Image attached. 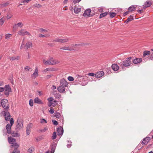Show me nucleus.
I'll return each instance as SVG.
<instances>
[{
  "label": "nucleus",
  "instance_id": "1",
  "mask_svg": "<svg viewBox=\"0 0 153 153\" xmlns=\"http://www.w3.org/2000/svg\"><path fill=\"white\" fill-rule=\"evenodd\" d=\"M1 104L5 110H8L9 109L8 102V100L7 99H2L1 102Z\"/></svg>",
  "mask_w": 153,
  "mask_h": 153
},
{
  "label": "nucleus",
  "instance_id": "2",
  "mask_svg": "<svg viewBox=\"0 0 153 153\" xmlns=\"http://www.w3.org/2000/svg\"><path fill=\"white\" fill-rule=\"evenodd\" d=\"M0 114L1 116L4 117L6 121H8L10 118V114L8 110L2 111Z\"/></svg>",
  "mask_w": 153,
  "mask_h": 153
},
{
  "label": "nucleus",
  "instance_id": "3",
  "mask_svg": "<svg viewBox=\"0 0 153 153\" xmlns=\"http://www.w3.org/2000/svg\"><path fill=\"white\" fill-rule=\"evenodd\" d=\"M10 121V124H8L6 126L7 132L9 134L11 133V127L12 126L14 123L13 119V118H11Z\"/></svg>",
  "mask_w": 153,
  "mask_h": 153
},
{
  "label": "nucleus",
  "instance_id": "4",
  "mask_svg": "<svg viewBox=\"0 0 153 153\" xmlns=\"http://www.w3.org/2000/svg\"><path fill=\"white\" fill-rule=\"evenodd\" d=\"M131 57H128L123 62V65L125 67L128 66L131 64Z\"/></svg>",
  "mask_w": 153,
  "mask_h": 153
},
{
  "label": "nucleus",
  "instance_id": "5",
  "mask_svg": "<svg viewBox=\"0 0 153 153\" xmlns=\"http://www.w3.org/2000/svg\"><path fill=\"white\" fill-rule=\"evenodd\" d=\"M4 94L7 97L9 94V93L11 91L10 87L9 85H6L4 86Z\"/></svg>",
  "mask_w": 153,
  "mask_h": 153
},
{
  "label": "nucleus",
  "instance_id": "6",
  "mask_svg": "<svg viewBox=\"0 0 153 153\" xmlns=\"http://www.w3.org/2000/svg\"><path fill=\"white\" fill-rule=\"evenodd\" d=\"M18 34L21 36H23L26 35H30V33L26 30L22 29L18 32Z\"/></svg>",
  "mask_w": 153,
  "mask_h": 153
},
{
  "label": "nucleus",
  "instance_id": "7",
  "mask_svg": "<svg viewBox=\"0 0 153 153\" xmlns=\"http://www.w3.org/2000/svg\"><path fill=\"white\" fill-rule=\"evenodd\" d=\"M69 40V39L68 38L62 39L58 38L53 40V42H59L61 43H64L68 42Z\"/></svg>",
  "mask_w": 153,
  "mask_h": 153
},
{
  "label": "nucleus",
  "instance_id": "8",
  "mask_svg": "<svg viewBox=\"0 0 153 153\" xmlns=\"http://www.w3.org/2000/svg\"><path fill=\"white\" fill-rule=\"evenodd\" d=\"M151 140V138L150 137H147L144 138L141 144L143 146L147 145L149 142Z\"/></svg>",
  "mask_w": 153,
  "mask_h": 153
},
{
  "label": "nucleus",
  "instance_id": "9",
  "mask_svg": "<svg viewBox=\"0 0 153 153\" xmlns=\"http://www.w3.org/2000/svg\"><path fill=\"white\" fill-rule=\"evenodd\" d=\"M60 83L61 86H64L65 87H67L68 85L67 82L64 78L60 80Z\"/></svg>",
  "mask_w": 153,
  "mask_h": 153
},
{
  "label": "nucleus",
  "instance_id": "10",
  "mask_svg": "<svg viewBox=\"0 0 153 153\" xmlns=\"http://www.w3.org/2000/svg\"><path fill=\"white\" fill-rule=\"evenodd\" d=\"M58 70V69H56L53 68H46L43 71L44 72H46L47 71L52 72L56 71Z\"/></svg>",
  "mask_w": 153,
  "mask_h": 153
},
{
  "label": "nucleus",
  "instance_id": "11",
  "mask_svg": "<svg viewBox=\"0 0 153 153\" xmlns=\"http://www.w3.org/2000/svg\"><path fill=\"white\" fill-rule=\"evenodd\" d=\"M23 26V24L21 22L15 24L13 26V30H16V29L19 27H21Z\"/></svg>",
  "mask_w": 153,
  "mask_h": 153
},
{
  "label": "nucleus",
  "instance_id": "12",
  "mask_svg": "<svg viewBox=\"0 0 153 153\" xmlns=\"http://www.w3.org/2000/svg\"><path fill=\"white\" fill-rule=\"evenodd\" d=\"M60 50H63L68 51H73V49L71 48V46H65L60 48Z\"/></svg>",
  "mask_w": 153,
  "mask_h": 153
},
{
  "label": "nucleus",
  "instance_id": "13",
  "mask_svg": "<svg viewBox=\"0 0 153 153\" xmlns=\"http://www.w3.org/2000/svg\"><path fill=\"white\" fill-rule=\"evenodd\" d=\"M104 74V72L102 71H101L96 73L95 76L96 78H99L102 76Z\"/></svg>",
  "mask_w": 153,
  "mask_h": 153
},
{
  "label": "nucleus",
  "instance_id": "14",
  "mask_svg": "<svg viewBox=\"0 0 153 153\" xmlns=\"http://www.w3.org/2000/svg\"><path fill=\"white\" fill-rule=\"evenodd\" d=\"M38 68H36L34 72L31 75V76L33 79H35L38 76Z\"/></svg>",
  "mask_w": 153,
  "mask_h": 153
},
{
  "label": "nucleus",
  "instance_id": "15",
  "mask_svg": "<svg viewBox=\"0 0 153 153\" xmlns=\"http://www.w3.org/2000/svg\"><path fill=\"white\" fill-rule=\"evenodd\" d=\"M50 59L51 65H55L60 62L59 61L53 58H50Z\"/></svg>",
  "mask_w": 153,
  "mask_h": 153
},
{
  "label": "nucleus",
  "instance_id": "16",
  "mask_svg": "<svg viewBox=\"0 0 153 153\" xmlns=\"http://www.w3.org/2000/svg\"><path fill=\"white\" fill-rule=\"evenodd\" d=\"M152 4L151 2L150 1H147L143 5V8L145 9L147 7H150Z\"/></svg>",
  "mask_w": 153,
  "mask_h": 153
},
{
  "label": "nucleus",
  "instance_id": "17",
  "mask_svg": "<svg viewBox=\"0 0 153 153\" xmlns=\"http://www.w3.org/2000/svg\"><path fill=\"white\" fill-rule=\"evenodd\" d=\"M142 59L141 58H137L132 60V62L134 64H136L139 63L142 61Z\"/></svg>",
  "mask_w": 153,
  "mask_h": 153
},
{
  "label": "nucleus",
  "instance_id": "18",
  "mask_svg": "<svg viewBox=\"0 0 153 153\" xmlns=\"http://www.w3.org/2000/svg\"><path fill=\"white\" fill-rule=\"evenodd\" d=\"M8 140L9 143L11 144L15 142L16 141L15 139L11 137H8Z\"/></svg>",
  "mask_w": 153,
  "mask_h": 153
},
{
  "label": "nucleus",
  "instance_id": "19",
  "mask_svg": "<svg viewBox=\"0 0 153 153\" xmlns=\"http://www.w3.org/2000/svg\"><path fill=\"white\" fill-rule=\"evenodd\" d=\"M32 42L28 41L26 44L25 45V48L27 49L30 47H32Z\"/></svg>",
  "mask_w": 153,
  "mask_h": 153
},
{
  "label": "nucleus",
  "instance_id": "20",
  "mask_svg": "<svg viewBox=\"0 0 153 153\" xmlns=\"http://www.w3.org/2000/svg\"><path fill=\"white\" fill-rule=\"evenodd\" d=\"M74 12L75 13H78L81 11V8L75 6L74 8Z\"/></svg>",
  "mask_w": 153,
  "mask_h": 153
},
{
  "label": "nucleus",
  "instance_id": "21",
  "mask_svg": "<svg viewBox=\"0 0 153 153\" xmlns=\"http://www.w3.org/2000/svg\"><path fill=\"white\" fill-rule=\"evenodd\" d=\"M65 87L60 86L57 88L58 91L60 93H63L65 91Z\"/></svg>",
  "mask_w": 153,
  "mask_h": 153
},
{
  "label": "nucleus",
  "instance_id": "22",
  "mask_svg": "<svg viewBox=\"0 0 153 153\" xmlns=\"http://www.w3.org/2000/svg\"><path fill=\"white\" fill-rule=\"evenodd\" d=\"M57 134L59 135H61L63 133V128L62 127H60L57 129Z\"/></svg>",
  "mask_w": 153,
  "mask_h": 153
},
{
  "label": "nucleus",
  "instance_id": "23",
  "mask_svg": "<svg viewBox=\"0 0 153 153\" xmlns=\"http://www.w3.org/2000/svg\"><path fill=\"white\" fill-rule=\"evenodd\" d=\"M91 10L90 9H87L85 10L84 13H83V16H88L89 15L91 12Z\"/></svg>",
  "mask_w": 153,
  "mask_h": 153
},
{
  "label": "nucleus",
  "instance_id": "24",
  "mask_svg": "<svg viewBox=\"0 0 153 153\" xmlns=\"http://www.w3.org/2000/svg\"><path fill=\"white\" fill-rule=\"evenodd\" d=\"M20 57L19 56H10L9 57V59L11 61L17 60L19 59Z\"/></svg>",
  "mask_w": 153,
  "mask_h": 153
},
{
  "label": "nucleus",
  "instance_id": "25",
  "mask_svg": "<svg viewBox=\"0 0 153 153\" xmlns=\"http://www.w3.org/2000/svg\"><path fill=\"white\" fill-rule=\"evenodd\" d=\"M111 67L112 69L115 71H117L119 68V66L116 64H112Z\"/></svg>",
  "mask_w": 153,
  "mask_h": 153
},
{
  "label": "nucleus",
  "instance_id": "26",
  "mask_svg": "<svg viewBox=\"0 0 153 153\" xmlns=\"http://www.w3.org/2000/svg\"><path fill=\"white\" fill-rule=\"evenodd\" d=\"M34 102L36 103H38L39 104H42V102L41 100H40L38 97L34 99Z\"/></svg>",
  "mask_w": 153,
  "mask_h": 153
},
{
  "label": "nucleus",
  "instance_id": "27",
  "mask_svg": "<svg viewBox=\"0 0 153 153\" xmlns=\"http://www.w3.org/2000/svg\"><path fill=\"white\" fill-rule=\"evenodd\" d=\"M43 62L45 65H51L50 59L47 61L44 59L43 60Z\"/></svg>",
  "mask_w": 153,
  "mask_h": 153
},
{
  "label": "nucleus",
  "instance_id": "28",
  "mask_svg": "<svg viewBox=\"0 0 153 153\" xmlns=\"http://www.w3.org/2000/svg\"><path fill=\"white\" fill-rule=\"evenodd\" d=\"M134 18L132 16H130L128 18V19L126 20V22L128 23L129 22L131 21L132 20H133Z\"/></svg>",
  "mask_w": 153,
  "mask_h": 153
},
{
  "label": "nucleus",
  "instance_id": "29",
  "mask_svg": "<svg viewBox=\"0 0 153 153\" xmlns=\"http://www.w3.org/2000/svg\"><path fill=\"white\" fill-rule=\"evenodd\" d=\"M23 127V125L22 123L21 122L18 123L16 125V127L17 128H19V129H20L22 128Z\"/></svg>",
  "mask_w": 153,
  "mask_h": 153
},
{
  "label": "nucleus",
  "instance_id": "30",
  "mask_svg": "<svg viewBox=\"0 0 153 153\" xmlns=\"http://www.w3.org/2000/svg\"><path fill=\"white\" fill-rule=\"evenodd\" d=\"M12 147H14L15 149H17L19 147V145L16 143L14 142L12 144V145L11 146Z\"/></svg>",
  "mask_w": 153,
  "mask_h": 153
},
{
  "label": "nucleus",
  "instance_id": "31",
  "mask_svg": "<svg viewBox=\"0 0 153 153\" xmlns=\"http://www.w3.org/2000/svg\"><path fill=\"white\" fill-rule=\"evenodd\" d=\"M136 7L134 6L130 7L128 9L129 11L132 12L135 10Z\"/></svg>",
  "mask_w": 153,
  "mask_h": 153
},
{
  "label": "nucleus",
  "instance_id": "32",
  "mask_svg": "<svg viewBox=\"0 0 153 153\" xmlns=\"http://www.w3.org/2000/svg\"><path fill=\"white\" fill-rule=\"evenodd\" d=\"M150 54V52L149 51H144L143 52V56H145L146 55H149Z\"/></svg>",
  "mask_w": 153,
  "mask_h": 153
},
{
  "label": "nucleus",
  "instance_id": "33",
  "mask_svg": "<svg viewBox=\"0 0 153 153\" xmlns=\"http://www.w3.org/2000/svg\"><path fill=\"white\" fill-rule=\"evenodd\" d=\"M55 117H56L57 118H59L61 116V115L60 113L58 112L55 113Z\"/></svg>",
  "mask_w": 153,
  "mask_h": 153
},
{
  "label": "nucleus",
  "instance_id": "34",
  "mask_svg": "<svg viewBox=\"0 0 153 153\" xmlns=\"http://www.w3.org/2000/svg\"><path fill=\"white\" fill-rule=\"evenodd\" d=\"M108 14V13L107 12H105L104 13H102L100 14V19L102 18H103V17H104L106 16Z\"/></svg>",
  "mask_w": 153,
  "mask_h": 153
},
{
  "label": "nucleus",
  "instance_id": "35",
  "mask_svg": "<svg viewBox=\"0 0 153 153\" xmlns=\"http://www.w3.org/2000/svg\"><path fill=\"white\" fill-rule=\"evenodd\" d=\"M12 136L16 137H18L19 136V134L16 132H13L12 133Z\"/></svg>",
  "mask_w": 153,
  "mask_h": 153
},
{
  "label": "nucleus",
  "instance_id": "36",
  "mask_svg": "<svg viewBox=\"0 0 153 153\" xmlns=\"http://www.w3.org/2000/svg\"><path fill=\"white\" fill-rule=\"evenodd\" d=\"M109 15L112 18L116 15V13L114 12L110 13Z\"/></svg>",
  "mask_w": 153,
  "mask_h": 153
},
{
  "label": "nucleus",
  "instance_id": "37",
  "mask_svg": "<svg viewBox=\"0 0 153 153\" xmlns=\"http://www.w3.org/2000/svg\"><path fill=\"white\" fill-rule=\"evenodd\" d=\"M95 74L93 73H89L88 74H85V77H87V76L89 75L91 76H94L95 75Z\"/></svg>",
  "mask_w": 153,
  "mask_h": 153
},
{
  "label": "nucleus",
  "instance_id": "38",
  "mask_svg": "<svg viewBox=\"0 0 153 153\" xmlns=\"http://www.w3.org/2000/svg\"><path fill=\"white\" fill-rule=\"evenodd\" d=\"M80 45L79 44H76L75 45H71V48H73V51L75 50V46H78Z\"/></svg>",
  "mask_w": 153,
  "mask_h": 153
},
{
  "label": "nucleus",
  "instance_id": "39",
  "mask_svg": "<svg viewBox=\"0 0 153 153\" xmlns=\"http://www.w3.org/2000/svg\"><path fill=\"white\" fill-rule=\"evenodd\" d=\"M34 150V148L33 147H31L28 150V152L29 153H32Z\"/></svg>",
  "mask_w": 153,
  "mask_h": 153
},
{
  "label": "nucleus",
  "instance_id": "40",
  "mask_svg": "<svg viewBox=\"0 0 153 153\" xmlns=\"http://www.w3.org/2000/svg\"><path fill=\"white\" fill-rule=\"evenodd\" d=\"M56 132H54L52 136V139L53 140H54V139H56Z\"/></svg>",
  "mask_w": 153,
  "mask_h": 153
},
{
  "label": "nucleus",
  "instance_id": "41",
  "mask_svg": "<svg viewBox=\"0 0 153 153\" xmlns=\"http://www.w3.org/2000/svg\"><path fill=\"white\" fill-rule=\"evenodd\" d=\"M13 16V15L11 14H8L7 15L6 18L7 19L11 18Z\"/></svg>",
  "mask_w": 153,
  "mask_h": 153
},
{
  "label": "nucleus",
  "instance_id": "42",
  "mask_svg": "<svg viewBox=\"0 0 153 153\" xmlns=\"http://www.w3.org/2000/svg\"><path fill=\"white\" fill-rule=\"evenodd\" d=\"M25 69L26 71H31L32 70V69L30 68V67H27L25 68Z\"/></svg>",
  "mask_w": 153,
  "mask_h": 153
},
{
  "label": "nucleus",
  "instance_id": "43",
  "mask_svg": "<svg viewBox=\"0 0 153 153\" xmlns=\"http://www.w3.org/2000/svg\"><path fill=\"white\" fill-rule=\"evenodd\" d=\"M12 36V35L10 34H7L5 35V39H8L10 38Z\"/></svg>",
  "mask_w": 153,
  "mask_h": 153
},
{
  "label": "nucleus",
  "instance_id": "44",
  "mask_svg": "<svg viewBox=\"0 0 153 153\" xmlns=\"http://www.w3.org/2000/svg\"><path fill=\"white\" fill-rule=\"evenodd\" d=\"M40 123H47V122L45 119H40Z\"/></svg>",
  "mask_w": 153,
  "mask_h": 153
},
{
  "label": "nucleus",
  "instance_id": "45",
  "mask_svg": "<svg viewBox=\"0 0 153 153\" xmlns=\"http://www.w3.org/2000/svg\"><path fill=\"white\" fill-rule=\"evenodd\" d=\"M12 153H20V152L17 149H15Z\"/></svg>",
  "mask_w": 153,
  "mask_h": 153
},
{
  "label": "nucleus",
  "instance_id": "46",
  "mask_svg": "<svg viewBox=\"0 0 153 153\" xmlns=\"http://www.w3.org/2000/svg\"><path fill=\"white\" fill-rule=\"evenodd\" d=\"M50 110H49V112L51 114H53L54 112V110L53 108L51 107L50 108Z\"/></svg>",
  "mask_w": 153,
  "mask_h": 153
},
{
  "label": "nucleus",
  "instance_id": "47",
  "mask_svg": "<svg viewBox=\"0 0 153 153\" xmlns=\"http://www.w3.org/2000/svg\"><path fill=\"white\" fill-rule=\"evenodd\" d=\"M29 104L31 106H32L33 105V100L30 99L29 102Z\"/></svg>",
  "mask_w": 153,
  "mask_h": 153
},
{
  "label": "nucleus",
  "instance_id": "48",
  "mask_svg": "<svg viewBox=\"0 0 153 153\" xmlns=\"http://www.w3.org/2000/svg\"><path fill=\"white\" fill-rule=\"evenodd\" d=\"M39 36L41 38L45 37H48V36L47 35H43L42 34H40L39 35Z\"/></svg>",
  "mask_w": 153,
  "mask_h": 153
},
{
  "label": "nucleus",
  "instance_id": "49",
  "mask_svg": "<svg viewBox=\"0 0 153 153\" xmlns=\"http://www.w3.org/2000/svg\"><path fill=\"white\" fill-rule=\"evenodd\" d=\"M4 20L3 18H1L0 19V24L2 25L4 22Z\"/></svg>",
  "mask_w": 153,
  "mask_h": 153
},
{
  "label": "nucleus",
  "instance_id": "50",
  "mask_svg": "<svg viewBox=\"0 0 153 153\" xmlns=\"http://www.w3.org/2000/svg\"><path fill=\"white\" fill-rule=\"evenodd\" d=\"M68 80L70 81H72L74 80V79L73 77L71 76H68Z\"/></svg>",
  "mask_w": 153,
  "mask_h": 153
},
{
  "label": "nucleus",
  "instance_id": "51",
  "mask_svg": "<svg viewBox=\"0 0 153 153\" xmlns=\"http://www.w3.org/2000/svg\"><path fill=\"white\" fill-rule=\"evenodd\" d=\"M34 6L37 7H41L42 6L40 4H36L34 5Z\"/></svg>",
  "mask_w": 153,
  "mask_h": 153
},
{
  "label": "nucleus",
  "instance_id": "52",
  "mask_svg": "<svg viewBox=\"0 0 153 153\" xmlns=\"http://www.w3.org/2000/svg\"><path fill=\"white\" fill-rule=\"evenodd\" d=\"M32 124H28L26 128L27 129V128L30 129L32 127Z\"/></svg>",
  "mask_w": 153,
  "mask_h": 153
},
{
  "label": "nucleus",
  "instance_id": "53",
  "mask_svg": "<svg viewBox=\"0 0 153 153\" xmlns=\"http://www.w3.org/2000/svg\"><path fill=\"white\" fill-rule=\"evenodd\" d=\"M81 0H74L73 1V2L74 4H76V3H79Z\"/></svg>",
  "mask_w": 153,
  "mask_h": 153
},
{
  "label": "nucleus",
  "instance_id": "54",
  "mask_svg": "<svg viewBox=\"0 0 153 153\" xmlns=\"http://www.w3.org/2000/svg\"><path fill=\"white\" fill-rule=\"evenodd\" d=\"M30 132V130L29 129H27L26 133L27 135H29Z\"/></svg>",
  "mask_w": 153,
  "mask_h": 153
},
{
  "label": "nucleus",
  "instance_id": "55",
  "mask_svg": "<svg viewBox=\"0 0 153 153\" xmlns=\"http://www.w3.org/2000/svg\"><path fill=\"white\" fill-rule=\"evenodd\" d=\"M48 130L47 127H45L43 129L41 130V131L42 132H45Z\"/></svg>",
  "mask_w": 153,
  "mask_h": 153
},
{
  "label": "nucleus",
  "instance_id": "56",
  "mask_svg": "<svg viewBox=\"0 0 153 153\" xmlns=\"http://www.w3.org/2000/svg\"><path fill=\"white\" fill-rule=\"evenodd\" d=\"M52 122H53V124L55 125H58V122L57 121H56L55 120H53Z\"/></svg>",
  "mask_w": 153,
  "mask_h": 153
},
{
  "label": "nucleus",
  "instance_id": "57",
  "mask_svg": "<svg viewBox=\"0 0 153 153\" xmlns=\"http://www.w3.org/2000/svg\"><path fill=\"white\" fill-rule=\"evenodd\" d=\"M39 31L40 32H47V30H46L44 29L43 28H41L39 30Z\"/></svg>",
  "mask_w": 153,
  "mask_h": 153
},
{
  "label": "nucleus",
  "instance_id": "58",
  "mask_svg": "<svg viewBox=\"0 0 153 153\" xmlns=\"http://www.w3.org/2000/svg\"><path fill=\"white\" fill-rule=\"evenodd\" d=\"M8 4L7 3H5L3 4H2L1 5V7H4L5 6H7Z\"/></svg>",
  "mask_w": 153,
  "mask_h": 153
},
{
  "label": "nucleus",
  "instance_id": "59",
  "mask_svg": "<svg viewBox=\"0 0 153 153\" xmlns=\"http://www.w3.org/2000/svg\"><path fill=\"white\" fill-rule=\"evenodd\" d=\"M48 100L49 102H51L53 100V99L52 97H50L48 99Z\"/></svg>",
  "mask_w": 153,
  "mask_h": 153
},
{
  "label": "nucleus",
  "instance_id": "60",
  "mask_svg": "<svg viewBox=\"0 0 153 153\" xmlns=\"http://www.w3.org/2000/svg\"><path fill=\"white\" fill-rule=\"evenodd\" d=\"M53 76V75L50 74L49 75H47L46 76V78L47 79L49 78L50 77H51V76Z\"/></svg>",
  "mask_w": 153,
  "mask_h": 153
},
{
  "label": "nucleus",
  "instance_id": "61",
  "mask_svg": "<svg viewBox=\"0 0 153 153\" xmlns=\"http://www.w3.org/2000/svg\"><path fill=\"white\" fill-rule=\"evenodd\" d=\"M143 147V146H141V144H139L138 146H137V148L138 149H139V148H140V149L141 148H142Z\"/></svg>",
  "mask_w": 153,
  "mask_h": 153
},
{
  "label": "nucleus",
  "instance_id": "62",
  "mask_svg": "<svg viewBox=\"0 0 153 153\" xmlns=\"http://www.w3.org/2000/svg\"><path fill=\"white\" fill-rule=\"evenodd\" d=\"M4 88L0 87V92H2L4 90Z\"/></svg>",
  "mask_w": 153,
  "mask_h": 153
},
{
  "label": "nucleus",
  "instance_id": "63",
  "mask_svg": "<svg viewBox=\"0 0 153 153\" xmlns=\"http://www.w3.org/2000/svg\"><path fill=\"white\" fill-rule=\"evenodd\" d=\"M31 0H25L23 1L22 2L23 3H24L25 2H26L27 3H28L29 1H30Z\"/></svg>",
  "mask_w": 153,
  "mask_h": 153
},
{
  "label": "nucleus",
  "instance_id": "64",
  "mask_svg": "<svg viewBox=\"0 0 153 153\" xmlns=\"http://www.w3.org/2000/svg\"><path fill=\"white\" fill-rule=\"evenodd\" d=\"M128 12H126L124 13L123 15L124 16H126L128 14Z\"/></svg>",
  "mask_w": 153,
  "mask_h": 153
}]
</instances>
